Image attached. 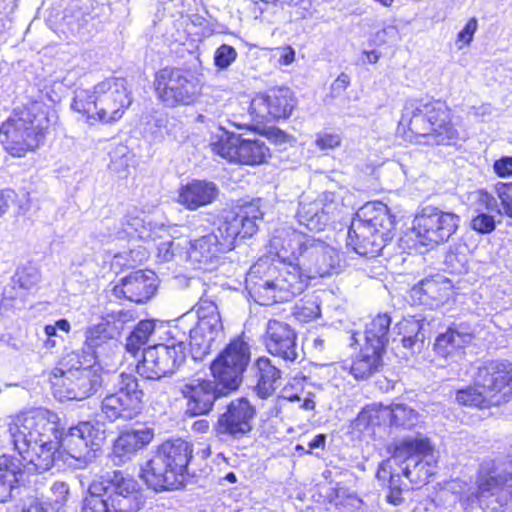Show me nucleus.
I'll return each mask as SVG.
<instances>
[{
  "label": "nucleus",
  "instance_id": "f257e3e1",
  "mask_svg": "<svg viewBox=\"0 0 512 512\" xmlns=\"http://www.w3.org/2000/svg\"><path fill=\"white\" fill-rule=\"evenodd\" d=\"M269 253L274 258H259L245 280L246 289L260 305L290 301L309 280L329 275L340 265L335 248L288 226L274 230Z\"/></svg>",
  "mask_w": 512,
  "mask_h": 512
},
{
  "label": "nucleus",
  "instance_id": "f03ea898",
  "mask_svg": "<svg viewBox=\"0 0 512 512\" xmlns=\"http://www.w3.org/2000/svg\"><path fill=\"white\" fill-rule=\"evenodd\" d=\"M105 441V430L98 422H81L66 433L59 432L58 417L45 409H34L10 416L0 433V450L18 452L28 471L49 470L60 448L78 462V468L92 463Z\"/></svg>",
  "mask_w": 512,
  "mask_h": 512
},
{
  "label": "nucleus",
  "instance_id": "7ed1b4c3",
  "mask_svg": "<svg viewBox=\"0 0 512 512\" xmlns=\"http://www.w3.org/2000/svg\"><path fill=\"white\" fill-rule=\"evenodd\" d=\"M194 310L197 317L195 325L194 315L185 313L176 320L167 343L144 349L142 360L136 367L139 375L157 380L177 370L186 358L187 334L195 358L208 354L213 344L223 338L224 327L219 307L212 299L203 295Z\"/></svg>",
  "mask_w": 512,
  "mask_h": 512
},
{
  "label": "nucleus",
  "instance_id": "20e7f679",
  "mask_svg": "<svg viewBox=\"0 0 512 512\" xmlns=\"http://www.w3.org/2000/svg\"><path fill=\"white\" fill-rule=\"evenodd\" d=\"M262 216L263 213L255 204L241 207L237 212H226L219 220L216 231L189 242L187 261L195 269L214 270L222 255L234 249L238 237H251L257 232V222Z\"/></svg>",
  "mask_w": 512,
  "mask_h": 512
},
{
  "label": "nucleus",
  "instance_id": "39448f33",
  "mask_svg": "<svg viewBox=\"0 0 512 512\" xmlns=\"http://www.w3.org/2000/svg\"><path fill=\"white\" fill-rule=\"evenodd\" d=\"M132 102L126 79L110 77L91 88H77L71 109L82 115L89 126L113 125L123 118Z\"/></svg>",
  "mask_w": 512,
  "mask_h": 512
},
{
  "label": "nucleus",
  "instance_id": "423d86ee",
  "mask_svg": "<svg viewBox=\"0 0 512 512\" xmlns=\"http://www.w3.org/2000/svg\"><path fill=\"white\" fill-rule=\"evenodd\" d=\"M55 112L42 102L15 109L0 126V142L14 157H23L44 141Z\"/></svg>",
  "mask_w": 512,
  "mask_h": 512
},
{
  "label": "nucleus",
  "instance_id": "0eeeda50",
  "mask_svg": "<svg viewBox=\"0 0 512 512\" xmlns=\"http://www.w3.org/2000/svg\"><path fill=\"white\" fill-rule=\"evenodd\" d=\"M144 504L138 482L121 471H108L92 480L81 512H137Z\"/></svg>",
  "mask_w": 512,
  "mask_h": 512
},
{
  "label": "nucleus",
  "instance_id": "6e6552de",
  "mask_svg": "<svg viewBox=\"0 0 512 512\" xmlns=\"http://www.w3.org/2000/svg\"><path fill=\"white\" fill-rule=\"evenodd\" d=\"M49 380L54 396L60 401H81L101 386V366L93 353L81 355L80 352H72L51 371Z\"/></svg>",
  "mask_w": 512,
  "mask_h": 512
},
{
  "label": "nucleus",
  "instance_id": "1a4fd4ad",
  "mask_svg": "<svg viewBox=\"0 0 512 512\" xmlns=\"http://www.w3.org/2000/svg\"><path fill=\"white\" fill-rule=\"evenodd\" d=\"M400 126L407 127L418 143L451 145L458 140L448 107L440 101L411 100L405 104Z\"/></svg>",
  "mask_w": 512,
  "mask_h": 512
},
{
  "label": "nucleus",
  "instance_id": "9d476101",
  "mask_svg": "<svg viewBox=\"0 0 512 512\" xmlns=\"http://www.w3.org/2000/svg\"><path fill=\"white\" fill-rule=\"evenodd\" d=\"M395 221L382 202H368L352 219L347 245L357 254L376 257L394 236Z\"/></svg>",
  "mask_w": 512,
  "mask_h": 512
},
{
  "label": "nucleus",
  "instance_id": "9b49d317",
  "mask_svg": "<svg viewBox=\"0 0 512 512\" xmlns=\"http://www.w3.org/2000/svg\"><path fill=\"white\" fill-rule=\"evenodd\" d=\"M192 453V445L183 439L165 441L141 468L140 477L155 491L177 489L184 483Z\"/></svg>",
  "mask_w": 512,
  "mask_h": 512
},
{
  "label": "nucleus",
  "instance_id": "f8f14e48",
  "mask_svg": "<svg viewBox=\"0 0 512 512\" xmlns=\"http://www.w3.org/2000/svg\"><path fill=\"white\" fill-rule=\"evenodd\" d=\"M512 397V367L500 360L478 367L474 386L457 391L456 401L465 406H498Z\"/></svg>",
  "mask_w": 512,
  "mask_h": 512
},
{
  "label": "nucleus",
  "instance_id": "ddd939ff",
  "mask_svg": "<svg viewBox=\"0 0 512 512\" xmlns=\"http://www.w3.org/2000/svg\"><path fill=\"white\" fill-rule=\"evenodd\" d=\"M477 503L497 512H512V461H484L476 480Z\"/></svg>",
  "mask_w": 512,
  "mask_h": 512
},
{
  "label": "nucleus",
  "instance_id": "4468645a",
  "mask_svg": "<svg viewBox=\"0 0 512 512\" xmlns=\"http://www.w3.org/2000/svg\"><path fill=\"white\" fill-rule=\"evenodd\" d=\"M393 457L402 463L401 472L411 482L422 485L435 474L438 456L430 439L421 433L393 443Z\"/></svg>",
  "mask_w": 512,
  "mask_h": 512
},
{
  "label": "nucleus",
  "instance_id": "2eb2a0df",
  "mask_svg": "<svg viewBox=\"0 0 512 512\" xmlns=\"http://www.w3.org/2000/svg\"><path fill=\"white\" fill-rule=\"evenodd\" d=\"M222 133L213 137L212 151L232 163L249 166L264 164L271 157L270 148L262 137L251 133L237 134L221 127Z\"/></svg>",
  "mask_w": 512,
  "mask_h": 512
},
{
  "label": "nucleus",
  "instance_id": "dca6fc26",
  "mask_svg": "<svg viewBox=\"0 0 512 512\" xmlns=\"http://www.w3.org/2000/svg\"><path fill=\"white\" fill-rule=\"evenodd\" d=\"M157 98L167 107L190 105L202 92L200 74L190 69L164 68L154 81Z\"/></svg>",
  "mask_w": 512,
  "mask_h": 512
},
{
  "label": "nucleus",
  "instance_id": "f3484780",
  "mask_svg": "<svg viewBox=\"0 0 512 512\" xmlns=\"http://www.w3.org/2000/svg\"><path fill=\"white\" fill-rule=\"evenodd\" d=\"M459 225V215L426 206L416 214L410 236L420 245L434 247L447 242L456 233Z\"/></svg>",
  "mask_w": 512,
  "mask_h": 512
},
{
  "label": "nucleus",
  "instance_id": "a211bd4d",
  "mask_svg": "<svg viewBox=\"0 0 512 512\" xmlns=\"http://www.w3.org/2000/svg\"><path fill=\"white\" fill-rule=\"evenodd\" d=\"M144 392L139 388L133 374L121 373L114 391L106 394L101 401V412L109 421L132 420L140 415L143 408Z\"/></svg>",
  "mask_w": 512,
  "mask_h": 512
},
{
  "label": "nucleus",
  "instance_id": "6ab92c4d",
  "mask_svg": "<svg viewBox=\"0 0 512 512\" xmlns=\"http://www.w3.org/2000/svg\"><path fill=\"white\" fill-rule=\"evenodd\" d=\"M250 362V348L242 339L231 341L213 361L211 371L214 378L231 391L238 388L242 375Z\"/></svg>",
  "mask_w": 512,
  "mask_h": 512
},
{
  "label": "nucleus",
  "instance_id": "aec40b11",
  "mask_svg": "<svg viewBox=\"0 0 512 512\" xmlns=\"http://www.w3.org/2000/svg\"><path fill=\"white\" fill-rule=\"evenodd\" d=\"M295 107L293 93L288 88H275L265 94L256 95L250 103L252 118L259 122L286 119Z\"/></svg>",
  "mask_w": 512,
  "mask_h": 512
},
{
  "label": "nucleus",
  "instance_id": "412c9836",
  "mask_svg": "<svg viewBox=\"0 0 512 512\" xmlns=\"http://www.w3.org/2000/svg\"><path fill=\"white\" fill-rule=\"evenodd\" d=\"M255 414L254 407L245 398L233 400L218 417L213 428L215 435L219 438L241 439L252 430Z\"/></svg>",
  "mask_w": 512,
  "mask_h": 512
},
{
  "label": "nucleus",
  "instance_id": "4be33fe9",
  "mask_svg": "<svg viewBox=\"0 0 512 512\" xmlns=\"http://www.w3.org/2000/svg\"><path fill=\"white\" fill-rule=\"evenodd\" d=\"M340 198L333 192H324L317 199L302 196L297 211L298 221L309 230L320 231L335 217Z\"/></svg>",
  "mask_w": 512,
  "mask_h": 512
},
{
  "label": "nucleus",
  "instance_id": "5701e85b",
  "mask_svg": "<svg viewBox=\"0 0 512 512\" xmlns=\"http://www.w3.org/2000/svg\"><path fill=\"white\" fill-rule=\"evenodd\" d=\"M180 393L186 400V413L191 416L209 413L214 402L222 395L215 383L208 379H188L180 386Z\"/></svg>",
  "mask_w": 512,
  "mask_h": 512
},
{
  "label": "nucleus",
  "instance_id": "b1692460",
  "mask_svg": "<svg viewBox=\"0 0 512 512\" xmlns=\"http://www.w3.org/2000/svg\"><path fill=\"white\" fill-rule=\"evenodd\" d=\"M296 339V333L289 324L275 319L268 321L265 345L270 354L294 362L298 357Z\"/></svg>",
  "mask_w": 512,
  "mask_h": 512
},
{
  "label": "nucleus",
  "instance_id": "393cba45",
  "mask_svg": "<svg viewBox=\"0 0 512 512\" xmlns=\"http://www.w3.org/2000/svg\"><path fill=\"white\" fill-rule=\"evenodd\" d=\"M157 278L154 272L135 271L114 286L112 292L117 298H125L131 302L144 303L149 300L157 288Z\"/></svg>",
  "mask_w": 512,
  "mask_h": 512
},
{
  "label": "nucleus",
  "instance_id": "a878e982",
  "mask_svg": "<svg viewBox=\"0 0 512 512\" xmlns=\"http://www.w3.org/2000/svg\"><path fill=\"white\" fill-rule=\"evenodd\" d=\"M452 294L451 281L442 275L426 278L410 290V297L414 303L431 308L445 304Z\"/></svg>",
  "mask_w": 512,
  "mask_h": 512
},
{
  "label": "nucleus",
  "instance_id": "bb28decb",
  "mask_svg": "<svg viewBox=\"0 0 512 512\" xmlns=\"http://www.w3.org/2000/svg\"><path fill=\"white\" fill-rule=\"evenodd\" d=\"M154 438V431L148 427L127 430L121 433L115 440L112 449V461L115 465H122L131 460L136 453L147 445Z\"/></svg>",
  "mask_w": 512,
  "mask_h": 512
},
{
  "label": "nucleus",
  "instance_id": "cd10ccee",
  "mask_svg": "<svg viewBox=\"0 0 512 512\" xmlns=\"http://www.w3.org/2000/svg\"><path fill=\"white\" fill-rule=\"evenodd\" d=\"M122 231L117 233L119 239L128 237L129 239H140L144 241L162 238L167 232L163 224H157L152 216L144 212L128 214L122 224Z\"/></svg>",
  "mask_w": 512,
  "mask_h": 512
},
{
  "label": "nucleus",
  "instance_id": "c85d7f7f",
  "mask_svg": "<svg viewBox=\"0 0 512 512\" xmlns=\"http://www.w3.org/2000/svg\"><path fill=\"white\" fill-rule=\"evenodd\" d=\"M473 339V334L466 330L450 327L436 338L434 350L438 356L458 363L464 356L465 348L472 344Z\"/></svg>",
  "mask_w": 512,
  "mask_h": 512
},
{
  "label": "nucleus",
  "instance_id": "c756f323",
  "mask_svg": "<svg viewBox=\"0 0 512 512\" xmlns=\"http://www.w3.org/2000/svg\"><path fill=\"white\" fill-rule=\"evenodd\" d=\"M219 194L215 183L206 180H193L179 188L177 202L194 211L213 203Z\"/></svg>",
  "mask_w": 512,
  "mask_h": 512
},
{
  "label": "nucleus",
  "instance_id": "7c9ffc66",
  "mask_svg": "<svg viewBox=\"0 0 512 512\" xmlns=\"http://www.w3.org/2000/svg\"><path fill=\"white\" fill-rule=\"evenodd\" d=\"M382 365V353L364 345L353 361L351 374L355 379L364 380L379 370Z\"/></svg>",
  "mask_w": 512,
  "mask_h": 512
},
{
  "label": "nucleus",
  "instance_id": "2f4dec72",
  "mask_svg": "<svg viewBox=\"0 0 512 512\" xmlns=\"http://www.w3.org/2000/svg\"><path fill=\"white\" fill-rule=\"evenodd\" d=\"M258 382L255 387L256 394L262 398H268L276 389V382L280 378V370L272 365L271 360L261 357L256 361Z\"/></svg>",
  "mask_w": 512,
  "mask_h": 512
},
{
  "label": "nucleus",
  "instance_id": "473e14b6",
  "mask_svg": "<svg viewBox=\"0 0 512 512\" xmlns=\"http://www.w3.org/2000/svg\"><path fill=\"white\" fill-rule=\"evenodd\" d=\"M390 324L391 319L387 314H380L373 318L366 325L364 345L383 353L385 345L388 343Z\"/></svg>",
  "mask_w": 512,
  "mask_h": 512
},
{
  "label": "nucleus",
  "instance_id": "72a5a7b5",
  "mask_svg": "<svg viewBox=\"0 0 512 512\" xmlns=\"http://www.w3.org/2000/svg\"><path fill=\"white\" fill-rule=\"evenodd\" d=\"M384 411H389V406L378 403L367 405L352 422V429L359 433H365L370 427L389 423V415H384Z\"/></svg>",
  "mask_w": 512,
  "mask_h": 512
},
{
  "label": "nucleus",
  "instance_id": "f704fd0d",
  "mask_svg": "<svg viewBox=\"0 0 512 512\" xmlns=\"http://www.w3.org/2000/svg\"><path fill=\"white\" fill-rule=\"evenodd\" d=\"M398 334L402 335L403 347L414 350L415 347L422 344L425 338L423 330V320L415 316L403 318L396 325Z\"/></svg>",
  "mask_w": 512,
  "mask_h": 512
},
{
  "label": "nucleus",
  "instance_id": "c9c22d12",
  "mask_svg": "<svg viewBox=\"0 0 512 512\" xmlns=\"http://www.w3.org/2000/svg\"><path fill=\"white\" fill-rule=\"evenodd\" d=\"M384 415H389L390 425L405 429H411L419 421V414L404 404L390 405L389 411H384Z\"/></svg>",
  "mask_w": 512,
  "mask_h": 512
},
{
  "label": "nucleus",
  "instance_id": "e433bc0d",
  "mask_svg": "<svg viewBox=\"0 0 512 512\" xmlns=\"http://www.w3.org/2000/svg\"><path fill=\"white\" fill-rule=\"evenodd\" d=\"M154 322L150 320L140 321L131 332L126 341L128 352L135 354L142 345L146 344L151 334L154 332Z\"/></svg>",
  "mask_w": 512,
  "mask_h": 512
},
{
  "label": "nucleus",
  "instance_id": "4c0bfd02",
  "mask_svg": "<svg viewBox=\"0 0 512 512\" xmlns=\"http://www.w3.org/2000/svg\"><path fill=\"white\" fill-rule=\"evenodd\" d=\"M108 322H100L87 329L85 335V346L80 353L81 355H88L93 353L96 356V348L100 347L110 337L107 331Z\"/></svg>",
  "mask_w": 512,
  "mask_h": 512
},
{
  "label": "nucleus",
  "instance_id": "58836bf2",
  "mask_svg": "<svg viewBox=\"0 0 512 512\" xmlns=\"http://www.w3.org/2000/svg\"><path fill=\"white\" fill-rule=\"evenodd\" d=\"M293 315L299 322H310L320 316V306L315 301H305L294 307Z\"/></svg>",
  "mask_w": 512,
  "mask_h": 512
},
{
  "label": "nucleus",
  "instance_id": "ea45409f",
  "mask_svg": "<svg viewBox=\"0 0 512 512\" xmlns=\"http://www.w3.org/2000/svg\"><path fill=\"white\" fill-rule=\"evenodd\" d=\"M237 55L234 47L222 44L214 53V64L217 68L225 70L235 62Z\"/></svg>",
  "mask_w": 512,
  "mask_h": 512
},
{
  "label": "nucleus",
  "instance_id": "a19ab883",
  "mask_svg": "<svg viewBox=\"0 0 512 512\" xmlns=\"http://www.w3.org/2000/svg\"><path fill=\"white\" fill-rule=\"evenodd\" d=\"M342 137L332 131H321L316 134L315 145L321 151L334 150L341 146Z\"/></svg>",
  "mask_w": 512,
  "mask_h": 512
},
{
  "label": "nucleus",
  "instance_id": "79ce46f5",
  "mask_svg": "<svg viewBox=\"0 0 512 512\" xmlns=\"http://www.w3.org/2000/svg\"><path fill=\"white\" fill-rule=\"evenodd\" d=\"M447 267L453 273L461 274L467 271L468 259L465 253L461 251H451L445 257Z\"/></svg>",
  "mask_w": 512,
  "mask_h": 512
},
{
  "label": "nucleus",
  "instance_id": "37998d69",
  "mask_svg": "<svg viewBox=\"0 0 512 512\" xmlns=\"http://www.w3.org/2000/svg\"><path fill=\"white\" fill-rule=\"evenodd\" d=\"M389 452L391 453V457L383 460L377 470L376 477L379 482L384 486L387 481L391 478L396 470L393 469V464H397L402 466V463L395 461L393 457V444L389 447Z\"/></svg>",
  "mask_w": 512,
  "mask_h": 512
},
{
  "label": "nucleus",
  "instance_id": "c03bdc74",
  "mask_svg": "<svg viewBox=\"0 0 512 512\" xmlns=\"http://www.w3.org/2000/svg\"><path fill=\"white\" fill-rule=\"evenodd\" d=\"M478 29V21L475 17L470 18L464 28L458 33L456 44L458 48L469 45Z\"/></svg>",
  "mask_w": 512,
  "mask_h": 512
},
{
  "label": "nucleus",
  "instance_id": "a18cd8bd",
  "mask_svg": "<svg viewBox=\"0 0 512 512\" xmlns=\"http://www.w3.org/2000/svg\"><path fill=\"white\" fill-rule=\"evenodd\" d=\"M471 227L482 234L490 233L495 229L494 217L486 213H479L472 219Z\"/></svg>",
  "mask_w": 512,
  "mask_h": 512
},
{
  "label": "nucleus",
  "instance_id": "49530a36",
  "mask_svg": "<svg viewBox=\"0 0 512 512\" xmlns=\"http://www.w3.org/2000/svg\"><path fill=\"white\" fill-rule=\"evenodd\" d=\"M20 512H57V508L52 507L51 501L31 497L23 503Z\"/></svg>",
  "mask_w": 512,
  "mask_h": 512
},
{
  "label": "nucleus",
  "instance_id": "de8ad7c7",
  "mask_svg": "<svg viewBox=\"0 0 512 512\" xmlns=\"http://www.w3.org/2000/svg\"><path fill=\"white\" fill-rule=\"evenodd\" d=\"M51 492L54 496L52 500V507L57 508V512H60V509L63 507V505L66 503L68 494H69V487L64 482H56L51 487Z\"/></svg>",
  "mask_w": 512,
  "mask_h": 512
},
{
  "label": "nucleus",
  "instance_id": "09e8293b",
  "mask_svg": "<svg viewBox=\"0 0 512 512\" xmlns=\"http://www.w3.org/2000/svg\"><path fill=\"white\" fill-rule=\"evenodd\" d=\"M496 190L505 214L512 218V182L508 184H498Z\"/></svg>",
  "mask_w": 512,
  "mask_h": 512
},
{
  "label": "nucleus",
  "instance_id": "8fccbe9b",
  "mask_svg": "<svg viewBox=\"0 0 512 512\" xmlns=\"http://www.w3.org/2000/svg\"><path fill=\"white\" fill-rule=\"evenodd\" d=\"M18 283L25 289H30L39 281V273L34 268L22 269L18 274Z\"/></svg>",
  "mask_w": 512,
  "mask_h": 512
},
{
  "label": "nucleus",
  "instance_id": "3c124183",
  "mask_svg": "<svg viewBox=\"0 0 512 512\" xmlns=\"http://www.w3.org/2000/svg\"><path fill=\"white\" fill-rule=\"evenodd\" d=\"M476 199L479 208H484L489 212H497L498 214L501 213L500 209L498 208L496 199L488 192L482 190L478 191L476 193Z\"/></svg>",
  "mask_w": 512,
  "mask_h": 512
},
{
  "label": "nucleus",
  "instance_id": "603ef678",
  "mask_svg": "<svg viewBox=\"0 0 512 512\" xmlns=\"http://www.w3.org/2000/svg\"><path fill=\"white\" fill-rule=\"evenodd\" d=\"M493 170L497 176L507 178L512 176V157L504 156L496 160L493 164Z\"/></svg>",
  "mask_w": 512,
  "mask_h": 512
},
{
  "label": "nucleus",
  "instance_id": "864d4df0",
  "mask_svg": "<svg viewBox=\"0 0 512 512\" xmlns=\"http://www.w3.org/2000/svg\"><path fill=\"white\" fill-rule=\"evenodd\" d=\"M274 57L279 65L288 66L295 60V50L291 46L278 47L274 51Z\"/></svg>",
  "mask_w": 512,
  "mask_h": 512
},
{
  "label": "nucleus",
  "instance_id": "5fc2aeb1",
  "mask_svg": "<svg viewBox=\"0 0 512 512\" xmlns=\"http://www.w3.org/2000/svg\"><path fill=\"white\" fill-rule=\"evenodd\" d=\"M71 330L70 323L66 319L57 320L54 324H48L44 327L46 337L57 338L59 337L57 331L69 333Z\"/></svg>",
  "mask_w": 512,
  "mask_h": 512
},
{
  "label": "nucleus",
  "instance_id": "6e6d98bb",
  "mask_svg": "<svg viewBox=\"0 0 512 512\" xmlns=\"http://www.w3.org/2000/svg\"><path fill=\"white\" fill-rule=\"evenodd\" d=\"M175 246V242L171 240L161 242L157 247L159 260L162 262L170 261L175 254Z\"/></svg>",
  "mask_w": 512,
  "mask_h": 512
},
{
  "label": "nucleus",
  "instance_id": "4d7b16f0",
  "mask_svg": "<svg viewBox=\"0 0 512 512\" xmlns=\"http://www.w3.org/2000/svg\"><path fill=\"white\" fill-rule=\"evenodd\" d=\"M350 78L347 74L341 73L331 84V93L334 97L341 95L349 86Z\"/></svg>",
  "mask_w": 512,
  "mask_h": 512
},
{
  "label": "nucleus",
  "instance_id": "13d9d810",
  "mask_svg": "<svg viewBox=\"0 0 512 512\" xmlns=\"http://www.w3.org/2000/svg\"><path fill=\"white\" fill-rule=\"evenodd\" d=\"M470 114L482 122H486L491 119L493 114V107L490 104H481L479 106L472 107Z\"/></svg>",
  "mask_w": 512,
  "mask_h": 512
},
{
  "label": "nucleus",
  "instance_id": "bf43d9fd",
  "mask_svg": "<svg viewBox=\"0 0 512 512\" xmlns=\"http://www.w3.org/2000/svg\"><path fill=\"white\" fill-rule=\"evenodd\" d=\"M16 198V192L12 189L0 191V217L5 214L12 202Z\"/></svg>",
  "mask_w": 512,
  "mask_h": 512
},
{
  "label": "nucleus",
  "instance_id": "052dcab7",
  "mask_svg": "<svg viewBox=\"0 0 512 512\" xmlns=\"http://www.w3.org/2000/svg\"><path fill=\"white\" fill-rule=\"evenodd\" d=\"M389 494L387 495V501L390 504H393L395 506L400 505L403 503L404 499L401 496L402 489H389Z\"/></svg>",
  "mask_w": 512,
  "mask_h": 512
},
{
  "label": "nucleus",
  "instance_id": "680f3d73",
  "mask_svg": "<svg viewBox=\"0 0 512 512\" xmlns=\"http://www.w3.org/2000/svg\"><path fill=\"white\" fill-rule=\"evenodd\" d=\"M192 431L195 433H207L210 429V424L207 419H199L192 424Z\"/></svg>",
  "mask_w": 512,
  "mask_h": 512
},
{
  "label": "nucleus",
  "instance_id": "e2e57ef3",
  "mask_svg": "<svg viewBox=\"0 0 512 512\" xmlns=\"http://www.w3.org/2000/svg\"><path fill=\"white\" fill-rule=\"evenodd\" d=\"M401 474H403L401 471H395L391 478L387 481L385 486H387L389 489H401Z\"/></svg>",
  "mask_w": 512,
  "mask_h": 512
},
{
  "label": "nucleus",
  "instance_id": "0e129e2a",
  "mask_svg": "<svg viewBox=\"0 0 512 512\" xmlns=\"http://www.w3.org/2000/svg\"><path fill=\"white\" fill-rule=\"evenodd\" d=\"M325 439V435L318 434L309 442L308 446L310 449L323 448L325 445Z\"/></svg>",
  "mask_w": 512,
  "mask_h": 512
},
{
  "label": "nucleus",
  "instance_id": "69168bd1",
  "mask_svg": "<svg viewBox=\"0 0 512 512\" xmlns=\"http://www.w3.org/2000/svg\"><path fill=\"white\" fill-rule=\"evenodd\" d=\"M364 55L366 56V62L370 64H374L379 60V54L376 51H365Z\"/></svg>",
  "mask_w": 512,
  "mask_h": 512
},
{
  "label": "nucleus",
  "instance_id": "338daca9",
  "mask_svg": "<svg viewBox=\"0 0 512 512\" xmlns=\"http://www.w3.org/2000/svg\"><path fill=\"white\" fill-rule=\"evenodd\" d=\"M301 408L305 410H313L315 408V401L312 397H306L301 404Z\"/></svg>",
  "mask_w": 512,
  "mask_h": 512
},
{
  "label": "nucleus",
  "instance_id": "774afa93",
  "mask_svg": "<svg viewBox=\"0 0 512 512\" xmlns=\"http://www.w3.org/2000/svg\"><path fill=\"white\" fill-rule=\"evenodd\" d=\"M288 135H286L284 132L277 130L275 132V140L279 143H284L288 141Z\"/></svg>",
  "mask_w": 512,
  "mask_h": 512
}]
</instances>
